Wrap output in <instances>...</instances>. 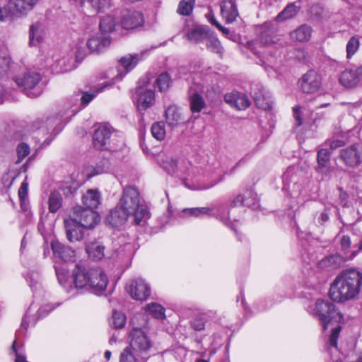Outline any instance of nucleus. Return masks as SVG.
Listing matches in <instances>:
<instances>
[{
    "instance_id": "nucleus-1",
    "label": "nucleus",
    "mask_w": 362,
    "mask_h": 362,
    "mask_svg": "<svg viewBox=\"0 0 362 362\" xmlns=\"http://www.w3.org/2000/svg\"><path fill=\"white\" fill-rule=\"evenodd\" d=\"M132 216L136 224H140L149 218L148 211L140 202L136 188L126 186L117 206L110 211L106 222L114 228L124 225L129 217Z\"/></svg>"
},
{
    "instance_id": "nucleus-2",
    "label": "nucleus",
    "mask_w": 362,
    "mask_h": 362,
    "mask_svg": "<svg viewBox=\"0 0 362 362\" xmlns=\"http://www.w3.org/2000/svg\"><path fill=\"white\" fill-rule=\"evenodd\" d=\"M362 286V273L356 269L341 272L332 283L330 298L337 302H344L355 298Z\"/></svg>"
},
{
    "instance_id": "nucleus-3",
    "label": "nucleus",
    "mask_w": 362,
    "mask_h": 362,
    "mask_svg": "<svg viewBox=\"0 0 362 362\" xmlns=\"http://www.w3.org/2000/svg\"><path fill=\"white\" fill-rule=\"evenodd\" d=\"M153 342L146 334L138 327L129 332V344L119 356V362H147Z\"/></svg>"
},
{
    "instance_id": "nucleus-4",
    "label": "nucleus",
    "mask_w": 362,
    "mask_h": 362,
    "mask_svg": "<svg viewBox=\"0 0 362 362\" xmlns=\"http://www.w3.org/2000/svg\"><path fill=\"white\" fill-rule=\"evenodd\" d=\"M74 288L76 289H90L97 293L104 291L107 285V277L100 269H91L87 271L81 266H76L73 271Z\"/></svg>"
},
{
    "instance_id": "nucleus-5",
    "label": "nucleus",
    "mask_w": 362,
    "mask_h": 362,
    "mask_svg": "<svg viewBox=\"0 0 362 362\" xmlns=\"http://www.w3.org/2000/svg\"><path fill=\"white\" fill-rule=\"evenodd\" d=\"M308 312L317 317L323 329H326L329 323H340L343 320V315L336 309L335 305L327 300H317L314 307L309 308Z\"/></svg>"
},
{
    "instance_id": "nucleus-6",
    "label": "nucleus",
    "mask_w": 362,
    "mask_h": 362,
    "mask_svg": "<svg viewBox=\"0 0 362 362\" xmlns=\"http://www.w3.org/2000/svg\"><path fill=\"white\" fill-rule=\"evenodd\" d=\"M225 209H226L223 205H214L209 207L186 209L184 210V212L195 217H201L205 215L210 217H215L226 226L235 230V223L237 220L235 218L231 220L229 216V212L227 211L226 213Z\"/></svg>"
},
{
    "instance_id": "nucleus-7",
    "label": "nucleus",
    "mask_w": 362,
    "mask_h": 362,
    "mask_svg": "<svg viewBox=\"0 0 362 362\" xmlns=\"http://www.w3.org/2000/svg\"><path fill=\"white\" fill-rule=\"evenodd\" d=\"M41 80V75L35 71L25 73L15 78L16 84L30 98H37L42 94L44 87Z\"/></svg>"
},
{
    "instance_id": "nucleus-8",
    "label": "nucleus",
    "mask_w": 362,
    "mask_h": 362,
    "mask_svg": "<svg viewBox=\"0 0 362 362\" xmlns=\"http://www.w3.org/2000/svg\"><path fill=\"white\" fill-rule=\"evenodd\" d=\"M340 158L346 166L356 168L362 163V145L353 144L341 150Z\"/></svg>"
},
{
    "instance_id": "nucleus-9",
    "label": "nucleus",
    "mask_w": 362,
    "mask_h": 362,
    "mask_svg": "<svg viewBox=\"0 0 362 362\" xmlns=\"http://www.w3.org/2000/svg\"><path fill=\"white\" fill-rule=\"evenodd\" d=\"M74 218L85 228H93L100 221V216L93 209L76 206L74 209Z\"/></svg>"
},
{
    "instance_id": "nucleus-10",
    "label": "nucleus",
    "mask_w": 362,
    "mask_h": 362,
    "mask_svg": "<svg viewBox=\"0 0 362 362\" xmlns=\"http://www.w3.org/2000/svg\"><path fill=\"white\" fill-rule=\"evenodd\" d=\"M134 100L139 110H145L154 103L155 93L146 87H138L134 95Z\"/></svg>"
},
{
    "instance_id": "nucleus-11",
    "label": "nucleus",
    "mask_w": 362,
    "mask_h": 362,
    "mask_svg": "<svg viewBox=\"0 0 362 362\" xmlns=\"http://www.w3.org/2000/svg\"><path fill=\"white\" fill-rule=\"evenodd\" d=\"M144 53L127 54L122 57L118 62L117 67V75L115 78L122 79L127 74L131 71L142 59Z\"/></svg>"
},
{
    "instance_id": "nucleus-12",
    "label": "nucleus",
    "mask_w": 362,
    "mask_h": 362,
    "mask_svg": "<svg viewBox=\"0 0 362 362\" xmlns=\"http://www.w3.org/2000/svg\"><path fill=\"white\" fill-rule=\"evenodd\" d=\"M298 83L304 93H314L320 88L321 78L315 71L310 70L300 78Z\"/></svg>"
},
{
    "instance_id": "nucleus-13",
    "label": "nucleus",
    "mask_w": 362,
    "mask_h": 362,
    "mask_svg": "<svg viewBox=\"0 0 362 362\" xmlns=\"http://www.w3.org/2000/svg\"><path fill=\"white\" fill-rule=\"evenodd\" d=\"M131 296L138 300H146L151 294V287L141 278L135 279L127 287Z\"/></svg>"
},
{
    "instance_id": "nucleus-14",
    "label": "nucleus",
    "mask_w": 362,
    "mask_h": 362,
    "mask_svg": "<svg viewBox=\"0 0 362 362\" xmlns=\"http://www.w3.org/2000/svg\"><path fill=\"white\" fill-rule=\"evenodd\" d=\"M331 154L327 149L322 148L317 152V165L315 168L316 172L321 175L322 180L330 178L331 168L329 166Z\"/></svg>"
},
{
    "instance_id": "nucleus-15",
    "label": "nucleus",
    "mask_w": 362,
    "mask_h": 362,
    "mask_svg": "<svg viewBox=\"0 0 362 362\" xmlns=\"http://www.w3.org/2000/svg\"><path fill=\"white\" fill-rule=\"evenodd\" d=\"M64 226L67 239L70 242L80 241L83 238V228L74 218L64 220Z\"/></svg>"
},
{
    "instance_id": "nucleus-16",
    "label": "nucleus",
    "mask_w": 362,
    "mask_h": 362,
    "mask_svg": "<svg viewBox=\"0 0 362 362\" xmlns=\"http://www.w3.org/2000/svg\"><path fill=\"white\" fill-rule=\"evenodd\" d=\"M144 23V16L138 11H127L121 19V25L126 30L137 28L142 26Z\"/></svg>"
},
{
    "instance_id": "nucleus-17",
    "label": "nucleus",
    "mask_w": 362,
    "mask_h": 362,
    "mask_svg": "<svg viewBox=\"0 0 362 362\" xmlns=\"http://www.w3.org/2000/svg\"><path fill=\"white\" fill-rule=\"evenodd\" d=\"M54 63L51 64L52 71L56 74L64 73L76 68L75 61L70 54L67 56H56L53 59Z\"/></svg>"
},
{
    "instance_id": "nucleus-18",
    "label": "nucleus",
    "mask_w": 362,
    "mask_h": 362,
    "mask_svg": "<svg viewBox=\"0 0 362 362\" xmlns=\"http://www.w3.org/2000/svg\"><path fill=\"white\" fill-rule=\"evenodd\" d=\"M51 247L55 258L64 262H72L74 260L75 252L71 247L65 246L57 240L52 241Z\"/></svg>"
},
{
    "instance_id": "nucleus-19",
    "label": "nucleus",
    "mask_w": 362,
    "mask_h": 362,
    "mask_svg": "<svg viewBox=\"0 0 362 362\" xmlns=\"http://www.w3.org/2000/svg\"><path fill=\"white\" fill-rule=\"evenodd\" d=\"M245 206L253 209L259 206L257 195L251 191H247L243 194H239L234 198L230 204V207Z\"/></svg>"
},
{
    "instance_id": "nucleus-20",
    "label": "nucleus",
    "mask_w": 362,
    "mask_h": 362,
    "mask_svg": "<svg viewBox=\"0 0 362 362\" xmlns=\"http://www.w3.org/2000/svg\"><path fill=\"white\" fill-rule=\"evenodd\" d=\"M110 42L108 36L95 35L87 40L86 46L90 52L100 54L109 47Z\"/></svg>"
},
{
    "instance_id": "nucleus-21",
    "label": "nucleus",
    "mask_w": 362,
    "mask_h": 362,
    "mask_svg": "<svg viewBox=\"0 0 362 362\" xmlns=\"http://www.w3.org/2000/svg\"><path fill=\"white\" fill-rule=\"evenodd\" d=\"M111 136V131L107 126H100L94 132L93 140L94 147L103 149L107 145Z\"/></svg>"
},
{
    "instance_id": "nucleus-22",
    "label": "nucleus",
    "mask_w": 362,
    "mask_h": 362,
    "mask_svg": "<svg viewBox=\"0 0 362 362\" xmlns=\"http://www.w3.org/2000/svg\"><path fill=\"white\" fill-rule=\"evenodd\" d=\"M362 80V74L359 73V67L356 69H346L340 75L339 81L345 87L355 86Z\"/></svg>"
},
{
    "instance_id": "nucleus-23",
    "label": "nucleus",
    "mask_w": 362,
    "mask_h": 362,
    "mask_svg": "<svg viewBox=\"0 0 362 362\" xmlns=\"http://www.w3.org/2000/svg\"><path fill=\"white\" fill-rule=\"evenodd\" d=\"M221 12L228 23L235 21L238 16L235 0H223L221 5Z\"/></svg>"
},
{
    "instance_id": "nucleus-24",
    "label": "nucleus",
    "mask_w": 362,
    "mask_h": 362,
    "mask_svg": "<svg viewBox=\"0 0 362 362\" xmlns=\"http://www.w3.org/2000/svg\"><path fill=\"white\" fill-rule=\"evenodd\" d=\"M40 0H10V4L14 7V11L21 17L25 16L33 11Z\"/></svg>"
},
{
    "instance_id": "nucleus-25",
    "label": "nucleus",
    "mask_w": 362,
    "mask_h": 362,
    "mask_svg": "<svg viewBox=\"0 0 362 362\" xmlns=\"http://www.w3.org/2000/svg\"><path fill=\"white\" fill-rule=\"evenodd\" d=\"M81 6L90 13L104 12L110 7V0H82Z\"/></svg>"
},
{
    "instance_id": "nucleus-26",
    "label": "nucleus",
    "mask_w": 362,
    "mask_h": 362,
    "mask_svg": "<svg viewBox=\"0 0 362 362\" xmlns=\"http://www.w3.org/2000/svg\"><path fill=\"white\" fill-rule=\"evenodd\" d=\"M336 239L340 244L341 250L344 252V254L347 257L351 258L355 257L358 253V250H354L356 245H351V240L350 236L345 235L342 233H339Z\"/></svg>"
},
{
    "instance_id": "nucleus-27",
    "label": "nucleus",
    "mask_w": 362,
    "mask_h": 362,
    "mask_svg": "<svg viewBox=\"0 0 362 362\" xmlns=\"http://www.w3.org/2000/svg\"><path fill=\"white\" fill-rule=\"evenodd\" d=\"M165 120L168 126L175 127L183 119L180 109L176 105H170L165 112Z\"/></svg>"
},
{
    "instance_id": "nucleus-28",
    "label": "nucleus",
    "mask_w": 362,
    "mask_h": 362,
    "mask_svg": "<svg viewBox=\"0 0 362 362\" xmlns=\"http://www.w3.org/2000/svg\"><path fill=\"white\" fill-rule=\"evenodd\" d=\"M83 203L87 209L94 210L101 203L100 192L97 189H88L83 196Z\"/></svg>"
},
{
    "instance_id": "nucleus-29",
    "label": "nucleus",
    "mask_w": 362,
    "mask_h": 362,
    "mask_svg": "<svg viewBox=\"0 0 362 362\" xmlns=\"http://www.w3.org/2000/svg\"><path fill=\"white\" fill-rule=\"evenodd\" d=\"M312 28L307 25L303 24L291 33V37L298 42L308 41L312 35Z\"/></svg>"
},
{
    "instance_id": "nucleus-30",
    "label": "nucleus",
    "mask_w": 362,
    "mask_h": 362,
    "mask_svg": "<svg viewBox=\"0 0 362 362\" xmlns=\"http://www.w3.org/2000/svg\"><path fill=\"white\" fill-rule=\"evenodd\" d=\"M209 36V33L206 27L196 26L187 33V39L193 42L198 43L204 40H206Z\"/></svg>"
},
{
    "instance_id": "nucleus-31",
    "label": "nucleus",
    "mask_w": 362,
    "mask_h": 362,
    "mask_svg": "<svg viewBox=\"0 0 362 362\" xmlns=\"http://www.w3.org/2000/svg\"><path fill=\"white\" fill-rule=\"evenodd\" d=\"M43 29L40 23L36 22L30 28L29 43L31 46L38 45L43 39Z\"/></svg>"
},
{
    "instance_id": "nucleus-32",
    "label": "nucleus",
    "mask_w": 362,
    "mask_h": 362,
    "mask_svg": "<svg viewBox=\"0 0 362 362\" xmlns=\"http://www.w3.org/2000/svg\"><path fill=\"white\" fill-rule=\"evenodd\" d=\"M86 42L83 40H78L74 47L71 48L70 55L71 57L75 56V62H81L87 56L88 52L86 49Z\"/></svg>"
},
{
    "instance_id": "nucleus-33",
    "label": "nucleus",
    "mask_w": 362,
    "mask_h": 362,
    "mask_svg": "<svg viewBox=\"0 0 362 362\" xmlns=\"http://www.w3.org/2000/svg\"><path fill=\"white\" fill-rule=\"evenodd\" d=\"M117 22L112 15L103 16L100 21V30L103 33H109L115 31Z\"/></svg>"
},
{
    "instance_id": "nucleus-34",
    "label": "nucleus",
    "mask_w": 362,
    "mask_h": 362,
    "mask_svg": "<svg viewBox=\"0 0 362 362\" xmlns=\"http://www.w3.org/2000/svg\"><path fill=\"white\" fill-rule=\"evenodd\" d=\"M104 246L99 243H90L86 248L88 257L97 260L104 257Z\"/></svg>"
},
{
    "instance_id": "nucleus-35",
    "label": "nucleus",
    "mask_w": 362,
    "mask_h": 362,
    "mask_svg": "<svg viewBox=\"0 0 362 362\" xmlns=\"http://www.w3.org/2000/svg\"><path fill=\"white\" fill-rule=\"evenodd\" d=\"M112 84L110 83H104L103 85H100L98 87H95L93 93H83L82 97L81 98V106L84 107L86 106L96 95L100 92H103L106 88L111 86Z\"/></svg>"
},
{
    "instance_id": "nucleus-36",
    "label": "nucleus",
    "mask_w": 362,
    "mask_h": 362,
    "mask_svg": "<svg viewBox=\"0 0 362 362\" xmlns=\"http://www.w3.org/2000/svg\"><path fill=\"white\" fill-rule=\"evenodd\" d=\"M158 163L168 174L175 175L177 173V162L173 158L168 156L160 157Z\"/></svg>"
},
{
    "instance_id": "nucleus-37",
    "label": "nucleus",
    "mask_w": 362,
    "mask_h": 362,
    "mask_svg": "<svg viewBox=\"0 0 362 362\" xmlns=\"http://www.w3.org/2000/svg\"><path fill=\"white\" fill-rule=\"evenodd\" d=\"M300 7L296 6V3L288 4L281 13H279L276 19L277 21H283L295 16L299 11Z\"/></svg>"
},
{
    "instance_id": "nucleus-38",
    "label": "nucleus",
    "mask_w": 362,
    "mask_h": 362,
    "mask_svg": "<svg viewBox=\"0 0 362 362\" xmlns=\"http://www.w3.org/2000/svg\"><path fill=\"white\" fill-rule=\"evenodd\" d=\"M49 211L51 213H56L62 205V197L59 192L53 191L49 197Z\"/></svg>"
},
{
    "instance_id": "nucleus-39",
    "label": "nucleus",
    "mask_w": 362,
    "mask_h": 362,
    "mask_svg": "<svg viewBox=\"0 0 362 362\" xmlns=\"http://www.w3.org/2000/svg\"><path fill=\"white\" fill-rule=\"evenodd\" d=\"M13 17L21 16L14 11V7L11 5L10 0H8V4L0 7V21L6 22Z\"/></svg>"
},
{
    "instance_id": "nucleus-40",
    "label": "nucleus",
    "mask_w": 362,
    "mask_h": 362,
    "mask_svg": "<svg viewBox=\"0 0 362 362\" xmlns=\"http://www.w3.org/2000/svg\"><path fill=\"white\" fill-rule=\"evenodd\" d=\"M190 108L193 113L200 112L205 106V102L201 95L194 93L190 95Z\"/></svg>"
},
{
    "instance_id": "nucleus-41",
    "label": "nucleus",
    "mask_w": 362,
    "mask_h": 362,
    "mask_svg": "<svg viewBox=\"0 0 362 362\" xmlns=\"http://www.w3.org/2000/svg\"><path fill=\"white\" fill-rule=\"evenodd\" d=\"M146 310L155 318L163 319L165 317L164 308L156 303L146 305Z\"/></svg>"
},
{
    "instance_id": "nucleus-42",
    "label": "nucleus",
    "mask_w": 362,
    "mask_h": 362,
    "mask_svg": "<svg viewBox=\"0 0 362 362\" xmlns=\"http://www.w3.org/2000/svg\"><path fill=\"white\" fill-rule=\"evenodd\" d=\"M208 321L207 315L202 313L195 315L190 321L192 328L196 331H202L205 328L206 322Z\"/></svg>"
},
{
    "instance_id": "nucleus-43",
    "label": "nucleus",
    "mask_w": 362,
    "mask_h": 362,
    "mask_svg": "<svg viewBox=\"0 0 362 362\" xmlns=\"http://www.w3.org/2000/svg\"><path fill=\"white\" fill-rule=\"evenodd\" d=\"M170 83V76L167 73H162L155 81V86L162 92L165 91L169 88Z\"/></svg>"
},
{
    "instance_id": "nucleus-44",
    "label": "nucleus",
    "mask_w": 362,
    "mask_h": 362,
    "mask_svg": "<svg viewBox=\"0 0 362 362\" xmlns=\"http://www.w3.org/2000/svg\"><path fill=\"white\" fill-rule=\"evenodd\" d=\"M29 286L34 291L40 287V275L37 271H30L25 276Z\"/></svg>"
},
{
    "instance_id": "nucleus-45",
    "label": "nucleus",
    "mask_w": 362,
    "mask_h": 362,
    "mask_svg": "<svg viewBox=\"0 0 362 362\" xmlns=\"http://www.w3.org/2000/svg\"><path fill=\"white\" fill-rule=\"evenodd\" d=\"M152 136L158 141H162L165 136V124L163 122H155L151 127Z\"/></svg>"
},
{
    "instance_id": "nucleus-46",
    "label": "nucleus",
    "mask_w": 362,
    "mask_h": 362,
    "mask_svg": "<svg viewBox=\"0 0 362 362\" xmlns=\"http://www.w3.org/2000/svg\"><path fill=\"white\" fill-rule=\"evenodd\" d=\"M55 272L58 281L61 286L66 288L68 284V269L64 265L55 266Z\"/></svg>"
},
{
    "instance_id": "nucleus-47",
    "label": "nucleus",
    "mask_w": 362,
    "mask_h": 362,
    "mask_svg": "<svg viewBox=\"0 0 362 362\" xmlns=\"http://www.w3.org/2000/svg\"><path fill=\"white\" fill-rule=\"evenodd\" d=\"M194 0H182L180 2L177 12L183 16H189L194 7Z\"/></svg>"
},
{
    "instance_id": "nucleus-48",
    "label": "nucleus",
    "mask_w": 362,
    "mask_h": 362,
    "mask_svg": "<svg viewBox=\"0 0 362 362\" xmlns=\"http://www.w3.org/2000/svg\"><path fill=\"white\" fill-rule=\"evenodd\" d=\"M206 47L207 49L210 51L217 53V54H221L223 52V47L221 45L220 41L214 37L209 36L206 39Z\"/></svg>"
},
{
    "instance_id": "nucleus-49",
    "label": "nucleus",
    "mask_w": 362,
    "mask_h": 362,
    "mask_svg": "<svg viewBox=\"0 0 362 362\" xmlns=\"http://www.w3.org/2000/svg\"><path fill=\"white\" fill-rule=\"evenodd\" d=\"M360 45L358 38L351 37L346 45V56L350 59L358 51Z\"/></svg>"
},
{
    "instance_id": "nucleus-50",
    "label": "nucleus",
    "mask_w": 362,
    "mask_h": 362,
    "mask_svg": "<svg viewBox=\"0 0 362 362\" xmlns=\"http://www.w3.org/2000/svg\"><path fill=\"white\" fill-rule=\"evenodd\" d=\"M126 317L124 313L118 311H113L112 315V324L115 328L119 329L124 326Z\"/></svg>"
},
{
    "instance_id": "nucleus-51",
    "label": "nucleus",
    "mask_w": 362,
    "mask_h": 362,
    "mask_svg": "<svg viewBox=\"0 0 362 362\" xmlns=\"http://www.w3.org/2000/svg\"><path fill=\"white\" fill-rule=\"evenodd\" d=\"M11 59L8 57L0 55V80L6 77L10 70Z\"/></svg>"
},
{
    "instance_id": "nucleus-52",
    "label": "nucleus",
    "mask_w": 362,
    "mask_h": 362,
    "mask_svg": "<svg viewBox=\"0 0 362 362\" xmlns=\"http://www.w3.org/2000/svg\"><path fill=\"white\" fill-rule=\"evenodd\" d=\"M236 103L235 107L238 110H243L250 106V102L244 93L237 92Z\"/></svg>"
},
{
    "instance_id": "nucleus-53",
    "label": "nucleus",
    "mask_w": 362,
    "mask_h": 362,
    "mask_svg": "<svg viewBox=\"0 0 362 362\" xmlns=\"http://www.w3.org/2000/svg\"><path fill=\"white\" fill-rule=\"evenodd\" d=\"M294 170L295 169L293 167H290L284 173L282 179L284 189L288 187L291 182H293L294 183L296 182V180L293 177Z\"/></svg>"
},
{
    "instance_id": "nucleus-54",
    "label": "nucleus",
    "mask_w": 362,
    "mask_h": 362,
    "mask_svg": "<svg viewBox=\"0 0 362 362\" xmlns=\"http://www.w3.org/2000/svg\"><path fill=\"white\" fill-rule=\"evenodd\" d=\"M12 351L15 353L16 358L14 362H27L23 348L16 347V341L14 340L12 344Z\"/></svg>"
},
{
    "instance_id": "nucleus-55",
    "label": "nucleus",
    "mask_w": 362,
    "mask_h": 362,
    "mask_svg": "<svg viewBox=\"0 0 362 362\" xmlns=\"http://www.w3.org/2000/svg\"><path fill=\"white\" fill-rule=\"evenodd\" d=\"M341 327L337 325L332 329V332L329 339V346L337 349V339L341 332Z\"/></svg>"
},
{
    "instance_id": "nucleus-56",
    "label": "nucleus",
    "mask_w": 362,
    "mask_h": 362,
    "mask_svg": "<svg viewBox=\"0 0 362 362\" xmlns=\"http://www.w3.org/2000/svg\"><path fill=\"white\" fill-rule=\"evenodd\" d=\"M30 153V147L25 143L20 144L17 147L18 162H21Z\"/></svg>"
},
{
    "instance_id": "nucleus-57",
    "label": "nucleus",
    "mask_w": 362,
    "mask_h": 362,
    "mask_svg": "<svg viewBox=\"0 0 362 362\" xmlns=\"http://www.w3.org/2000/svg\"><path fill=\"white\" fill-rule=\"evenodd\" d=\"M337 257L332 255L327 257L323 258L318 263V267L321 269L331 267L332 264L334 263Z\"/></svg>"
},
{
    "instance_id": "nucleus-58",
    "label": "nucleus",
    "mask_w": 362,
    "mask_h": 362,
    "mask_svg": "<svg viewBox=\"0 0 362 362\" xmlns=\"http://www.w3.org/2000/svg\"><path fill=\"white\" fill-rule=\"evenodd\" d=\"M28 196V184L23 182L18 189V197L21 201V206H23L27 199Z\"/></svg>"
},
{
    "instance_id": "nucleus-59",
    "label": "nucleus",
    "mask_w": 362,
    "mask_h": 362,
    "mask_svg": "<svg viewBox=\"0 0 362 362\" xmlns=\"http://www.w3.org/2000/svg\"><path fill=\"white\" fill-rule=\"evenodd\" d=\"M54 306L51 304H47L42 307H40L37 311V315L39 318H42L45 317L52 310H54Z\"/></svg>"
},
{
    "instance_id": "nucleus-60",
    "label": "nucleus",
    "mask_w": 362,
    "mask_h": 362,
    "mask_svg": "<svg viewBox=\"0 0 362 362\" xmlns=\"http://www.w3.org/2000/svg\"><path fill=\"white\" fill-rule=\"evenodd\" d=\"M223 177H224V175H223L218 180H216L215 182H213L210 185H201V186H196V187H194L193 188H192V189H194V190H204V189H210L212 187L215 186L218 182H220L221 181H222L223 180Z\"/></svg>"
},
{
    "instance_id": "nucleus-61",
    "label": "nucleus",
    "mask_w": 362,
    "mask_h": 362,
    "mask_svg": "<svg viewBox=\"0 0 362 362\" xmlns=\"http://www.w3.org/2000/svg\"><path fill=\"white\" fill-rule=\"evenodd\" d=\"M236 95H237V92L226 94L224 96V100H225L226 103L235 107V105L236 103V97H237Z\"/></svg>"
},
{
    "instance_id": "nucleus-62",
    "label": "nucleus",
    "mask_w": 362,
    "mask_h": 362,
    "mask_svg": "<svg viewBox=\"0 0 362 362\" xmlns=\"http://www.w3.org/2000/svg\"><path fill=\"white\" fill-rule=\"evenodd\" d=\"M293 117L296 119V124L300 126L302 124L303 121L300 117V107L299 106H296L293 108Z\"/></svg>"
},
{
    "instance_id": "nucleus-63",
    "label": "nucleus",
    "mask_w": 362,
    "mask_h": 362,
    "mask_svg": "<svg viewBox=\"0 0 362 362\" xmlns=\"http://www.w3.org/2000/svg\"><path fill=\"white\" fill-rule=\"evenodd\" d=\"M332 149H336L339 148L344 144V141L339 139H332L327 141Z\"/></svg>"
},
{
    "instance_id": "nucleus-64",
    "label": "nucleus",
    "mask_w": 362,
    "mask_h": 362,
    "mask_svg": "<svg viewBox=\"0 0 362 362\" xmlns=\"http://www.w3.org/2000/svg\"><path fill=\"white\" fill-rule=\"evenodd\" d=\"M105 170L106 168L103 164L98 165L95 166V168H94L93 173L88 175V177H90L103 173L105 171Z\"/></svg>"
}]
</instances>
